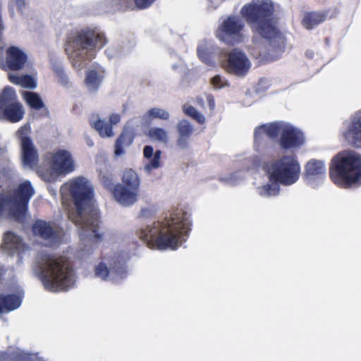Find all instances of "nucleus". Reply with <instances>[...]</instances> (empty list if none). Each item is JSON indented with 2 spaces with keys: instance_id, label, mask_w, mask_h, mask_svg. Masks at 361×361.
<instances>
[{
  "instance_id": "f257e3e1",
  "label": "nucleus",
  "mask_w": 361,
  "mask_h": 361,
  "mask_svg": "<svg viewBox=\"0 0 361 361\" xmlns=\"http://www.w3.org/2000/svg\"><path fill=\"white\" fill-rule=\"evenodd\" d=\"M69 191L75 207V211H69V219L79 227V234L83 240L88 239L93 243L101 241L100 216L93 204V189L85 178L80 176L70 182Z\"/></svg>"
},
{
  "instance_id": "f03ea898",
  "label": "nucleus",
  "mask_w": 361,
  "mask_h": 361,
  "mask_svg": "<svg viewBox=\"0 0 361 361\" xmlns=\"http://www.w3.org/2000/svg\"><path fill=\"white\" fill-rule=\"evenodd\" d=\"M190 215L177 209L169 216L141 228L139 238L148 247L159 250H176L185 242L191 231Z\"/></svg>"
},
{
  "instance_id": "7ed1b4c3",
  "label": "nucleus",
  "mask_w": 361,
  "mask_h": 361,
  "mask_svg": "<svg viewBox=\"0 0 361 361\" xmlns=\"http://www.w3.org/2000/svg\"><path fill=\"white\" fill-rule=\"evenodd\" d=\"M240 14L251 28L254 37L266 39L274 51H281L286 45V38L278 27L271 3L252 2L244 5Z\"/></svg>"
},
{
  "instance_id": "20e7f679",
  "label": "nucleus",
  "mask_w": 361,
  "mask_h": 361,
  "mask_svg": "<svg viewBox=\"0 0 361 361\" xmlns=\"http://www.w3.org/2000/svg\"><path fill=\"white\" fill-rule=\"evenodd\" d=\"M106 42L104 35L96 29L76 28L67 33L64 49L73 66L80 68L89 59L88 52L102 49Z\"/></svg>"
},
{
  "instance_id": "39448f33",
  "label": "nucleus",
  "mask_w": 361,
  "mask_h": 361,
  "mask_svg": "<svg viewBox=\"0 0 361 361\" xmlns=\"http://www.w3.org/2000/svg\"><path fill=\"white\" fill-rule=\"evenodd\" d=\"M42 281L48 291H66L75 282L74 270L63 256L47 255L41 271Z\"/></svg>"
},
{
  "instance_id": "423d86ee",
  "label": "nucleus",
  "mask_w": 361,
  "mask_h": 361,
  "mask_svg": "<svg viewBox=\"0 0 361 361\" xmlns=\"http://www.w3.org/2000/svg\"><path fill=\"white\" fill-rule=\"evenodd\" d=\"M329 177L336 185L349 188L361 184V155L343 151L331 159L329 166Z\"/></svg>"
},
{
  "instance_id": "0eeeda50",
  "label": "nucleus",
  "mask_w": 361,
  "mask_h": 361,
  "mask_svg": "<svg viewBox=\"0 0 361 361\" xmlns=\"http://www.w3.org/2000/svg\"><path fill=\"white\" fill-rule=\"evenodd\" d=\"M35 190L30 181L20 183L14 190L13 196H0V213L8 207L11 216L18 222H23L28 209L30 200Z\"/></svg>"
},
{
  "instance_id": "6e6552de",
  "label": "nucleus",
  "mask_w": 361,
  "mask_h": 361,
  "mask_svg": "<svg viewBox=\"0 0 361 361\" xmlns=\"http://www.w3.org/2000/svg\"><path fill=\"white\" fill-rule=\"evenodd\" d=\"M267 173L270 181L290 185L299 179L300 166L295 155H283L269 163Z\"/></svg>"
},
{
  "instance_id": "1a4fd4ad",
  "label": "nucleus",
  "mask_w": 361,
  "mask_h": 361,
  "mask_svg": "<svg viewBox=\"0 0 361 361\" xmlns=\"http://www.w3.org/2000/svg\"><path fill=\"white\" fill-rule=\"evenodd\" d=\"M140 179L132 169H126L121 176V183L115 185L114 197L123 206L135 203L140 194Z\"/></svg>"
},
{
  "instance_id": "9d476101",
  "label": "nucleus",
  "mask_w": 361,
  "mask_h": 361,
  "mask_svg": "<svg viewBox=\"0 0 361 361\" xmlns=\"http://www.w3.org/2000/svg\"><path fill=\"white\" fill-rule=\"evenodd\" d=\"M244 28L245 23L243 20L236 16L231 15L219 25L215 35L224 44L234 46L243 42Z\"/></svg>"
},
{
  "instance_id": "9b49d317",
  "label": "nucleus",
  "mask_w": 361,
  "mask_h": 361,
  "mask_svg": "<svg viewBox=\"0 0 361 361\" xmlns=\"http://www.w3.org/2000/svg\"><path fill=\"white\" fill-rule=\"evenodd\" d=\"M0 113L10 123H17L23 118L25 111L23 104L11 87H4L0 94Z\"/></svg>"
},
{
  "instance_id": "f8f14e48",
  "label": "nucleus",
  "mask_w": 361,
  "mask_h": 361,
  "mask_svg": "<svg viewBox=\"0 0 361 361\" xmlns=\"http://www.w3.org/2000/svg\"><path fill=\"white\" fill-rule=\"evenodd\" d=\"M30 130L29 125L21 126L16 132L17 137L20 141L21 161L24 166L33 169L39 162L38 151L34 145L32 139L27 136Z\"/></svg>"
},
{
  "instance_id": "ddd939ff",
  "label": "nucleus",
  "mask_w": 361,
  "mask_h": 361,
  "mask_svg": "<svg viewBox=\"0 0 361 361\" xmlns=\"http://www.w3.org/2000/svg\"><path fill=\"white\" fill-rule=\"evenodd\" d=\"M33 235L50 245L60 243L63 237V231L59 227L54 226V223L42 219H37L32 225Z\"/></svg>"
},
{
  "instance_id": "4468645a",
  "label": "nucleus",
  "mask_w": 361,
  "mask_h": 361,
  "mask_svg": "<svg viewBox=\"0 0 361 361\" xmlns=\"http://www.w3.org/2000/svg\"><path fill=\"white\" fill-rule=\"evenodd\" d=\"M27 60L26 54L15 46L9 47L6 51V59L0 56V68L2 70L19 71Z\"/></svg>"
},
{
  "instance_id": "2eb2a0df",
  "label": "nucleus",
  "mask_w": 361,
  "mask_h": 361,
  "mask_svg": "<svg viewBox=\"0 0 361 361\" xmlns=\"http://www.w3.org/2000/svg\"><path fill=\"white\" fill-rule=\"evenodd\" d=\"M51 169L58 175H66L75 169L74 161L71 153L66 149H58L51 155Z\"/></svg>"
},
{
  "instance_id": "dca6fc26",
  "label": "nucleus",
  "mask_w": 361,
  "mask_h": 361,
  "mask_svg": "<svg viewBox=\"0 0 361 361\" xmlns=\"http://www.w3.org/2000/svg\"><path fill=\"white\" fill-rule=\"evenodd\" d=\"M338 13L337 8L326 9L323 11H313L305 13L301 24L307 30H312L327 19L336 18Z\"/></svg>"
},
{
  "instance_id": "f3484780",
  "label": "nucleus",
  "mask_w": 361,
  "mask_h": 361,
  "mask_svg": "<svg viewBox=\"0 0 361 361\" xmlns=\"http://www.w3.org/2000/svg\"><path fill=\"white\" fill-rule=\"evenodd\" d=\"M227 71L238 76L246 74L250 68V63L245 54L234 49L228 56Z\"/></svg>"
},
{
  "instance_id": "a211bd4d",
  "label": "nucleus",
  "mask_w": 361,
  "mask_h": 361,
  "mask_svg": "<svg viewBox=\"0 0 361 361\" xmlns=\"http://www.w3.org/2000/svg\"><path fill=\"white\" fill-rule=\"evenodd\" d=\"M305 138L302 133L290 125L283 127L281 134L279 144L282 149H290L300 147L303 145Z\"/></svg>"
},
{
  "instance_id": "6ab92c4d",
  "label": "nucleus",
  "mask_w": 361,
  "mask_h": 361,
  "mask_svg": "<svg viewBox=\"0 0 361 361\" xmlns=\"http://www.w3.org/2000/svg\"><path fill=\"white\" fill-rule=\"evenodd\" d=\"M94 271L97 276L104 280H106L110 274L114 276H117L121 279L125 278L127 275L126 262L123 259H112L109 269H108L104 263L100 262L95 267Z\"/></svg>"
},
{
  "instance_id": "aec40b11",
  "label": "nucleus",
  "mask_w": 361,
  "mask_h": 361,
  "mask_svg": "<svg viewBox=\"0 0 361 361\" xmlns=\"http://www.w3.org/2000/svg\"><path fill=\"white\" fill-rule=\"evenodd\" d=\"M345 137L352 146L361 148V115L352 118Z\"/></svg>"
},
{
  "instance_id": "412c9836",
  "label": "nucleus",
  "mask_w": 361,
  "mask_h": 361,
  "mask_svg": "<svg viewBox=\"0 0 361 361\" xmlns=\"http://www.w3.org/2000/svg\"><path fill=\"white\" fill-rule=\"evenodd\" d=\"M178 137L176 140L178 147L185 149L189 147L190 137L193 133V127L187 120H181L177 124Z\"/></svg>"
},
{
  "instance_id": "4be33fe9",
  "label": "nucleus",
  "mask_w": 361,
  "mask_h": 361,
  "mask_svg": "<svg viewBox=\"0 0 361 361\" xmlns=\"http://www.w3.org/2000/svg\"><path fill=\"white\" fill-rule=\"evenodd\" d=\"M135 137V133L133 128H123L121 133L116 139L115 142V155L121 156V154H123L124 152L123 147L130 145L133 143Z\"/></svg>"
},
{
  "instance_id": "5701e85b",
  "label": "nucleus",
  "mask_w": 361,
  "mask_h": 361,
  "mask_svg": "<svg viewBox=\"0 0 361 361\" xmlns=\"http://www.w3.org/2000/svg\"><path fill=\"white\" fill-rule=\"evenodd\" d=\"M324 162L317 159L310 160L305 166L304 176L306 179L314 180L325 173Z\"/></svg>"
},
{
  "instance_id": "b1692460",
  "label": "nucleus",
  "mask_w": 361,
  "mask_h": 361,
  "mask_svg": "<svg viewBox=\"0 0 361 361\" xmlns=\"http://www.w3.org/2000/svg\"><path fill=\"white\" fill-rule=\"evenodd\" d=\"M3 246L11 252L23 251L25 244L20 236L11 231L4 233Z\"/></svg>"
},
{
  "instance_id": "393cba45",
  "label": "nucleus",
  "mask_w": 361,
  "mask_h": 361,
  "mask_svg": "<svg viewBox=\"0 0 361 361\" xmlns=\"http://www.w3.org/2000/svg\"><path fill=\"white\" fill-rule=\"evenodd\" d=\"M143 155L145 158L150 159L149 161L145 165V170L147 172L150 173L152 170L158 169L161 166V150H157L154 153L153 147L150 145H147L143 149Z\"/></svg>"
},
{
  "instance_id": "a878e982",
  "label": "nucleus",
  "mask_w": 361,
  "mask_h": 361,
  "mask_svg": "<svg viewBox=\"0 0 361 361\" xmlns=\"http://www.w3.org/2000/svg\"><path fill=\"white\" fill-rule=\"evenodd\" d=\"M21 302L20 295H0V314L18 308Z\"/></svg>"
},
{
  "instance_id": "bb28decb",
  "label": "nucleus",
  "mask_w": 361,
  "mask_h": 361,
  "mask_svg": "<svg viewBox=\"0 0 361 361\" xmlns=\"http://www.w3.org/2000/svg\"><path fill=\"white\" fill-rule=\"evenodd\" d=\"M23 97L26 104L32 109L40 110L44 107V102L37 92H24Z\"/></svg>"
},
{
  "instance_id": "cd10ccee",
  "label": "nucleus",
  "mask_w": 361,
  "mask_h": 361,
  "mask_svg": "<svg viewBox=\"0 0 361 361\" xmlns=\"http://www.w3.org/2000/svg\"><path fill=\"white\" fill-rule=\"evenodd\" d=\"M102 76L95 70H90L87 72L85 83L89 90L95 92L98 90L102 81Z\"/></svg>"
},
{
  "instance_id": "c85d7f7f",
  "label": "nucleus",
  "mask_w": 361,
  "mask_h": 361,
  "mask_svg": "<svg viewBox=\"0 0 361 361\" xmlns=\"http://www.w3.org/2000/svg\"><path fill=\"white\" fill-rule=\"evenodd\" d=\"M147 136L153 140H157L159 142L167 143L168 133L161 128H152L148 130Z\"/></svg>"
},
{
  "instance_id": "c756f323",
  "label": "nucleus",
  "mask_w": 361,
  "mask_h": 361,
  "mask_svg": "<svg viewBox=\"0 0 361 361\" xmlns=\"http://www.w3.org/2000/svg\"><path fill=\"white\" fill-rule=\"evenodd\" d=\"M94 128L102 137H111L114 135L112 126L103 120L98 119L94 123Z\"/></svg>"
},
{
  "instance_id": "7c9ffc66",
  "label": "nucleus",
  "mask_w": 361,
  "mask_h": 361,
  "mask_svg": "<svg viewBox=\"0 0 361 361\" xmlns=\"http://www.w3.org/2000/svg\"><path fill=\"white\" fill-rule=\"evenodd\" d=\"M99 180L103 187L110 191L114 195L115 185L114 183V176L109 172L100 171L99 174Z\"/></svg>"
},
{
  "instance_id": "2f4dec72",
  "label": "nucleus",
  "mask_w": 361,
  "mask_h": 361,
  "mask_svg": "<svg viewBox=\"0 0 361 361\" xmlns=\"http://www.w3.org/2000/svg\"><path fill=\"white\" fill-rule=\"evenodd\" d=\"M112 6L117 11H133L136 6L134 0H112Z\"/></svg>"
},
{
  "instance_id": "473e14b6",
  "label": "nucleus",
  "mask_w": 361,
  "mask_h": 361,
  "mask_svg": "<svg viewBox=\"0 0 361 361\" xmlns=\"http://www.w3.org/2000/svg\"><path fill=\"white\" fill-rule=\"evenodd\" d=\"M284 126L286 124L279 122L266 124L267 136L269 138H276L279 134H281Z\"/></svg>"
},
{
  "instance_id": "72a5a7b5",
  "label": "nucleus",
  "mask_w": 361,
  "mask_h": 361,
  "mask_svg": "<svg viewBox=\"0 0 361 361\" xmlns=\"http://www.w3.org/2000/svg\"><path fill=\"white\" fill-rule=\"evenodd\" d=\"M147 114L150 118H158L163 121H167L170 117V114L167 111L160 108H152L148 110Z\"/></svg>"
},
{
  "instance_id": "f704fd0d",
  "label": "nucleus",
  "mask_w": 361,
  "mask_h": 361,
  "mask_svg": "<svg viewBox=\"0 0 361 361\" xmlns=\"http://www.w3.org/2000/svg\"><path fill=\"white\" fill-rule=\"evenodd\" d=\"M270 182L271 183L263 185L262 190L264 191V195L268 197L276 196L279 193L280 191V183L276 181Z\"/></svg>"
},
{
  "instance_id": "c9c22d12",
  "label": "nucleus",
  "mask_w": 361,
  "mask_h": 361,
  "mask_svg": "<svg viewBox=\"0 0 361 361\" xmlns=\"http://www.w3.org/2000/svg\"><path fill=\"white\" fill-rule=\"evenodd\" d=\"M265 135H267L266 124L260 125L255 129L254 139L255 142H261Z\"/></svg>"
},
{
  "instance_id": "e433bc0d",
  "label": "nucleus",
  "mask_w": 361,
  "mask_h": 361,
  "mask_svg": "<svg viewBox=\"0 0 361 361\" xmlns=\"http://www.w3.org/2000/svg\"><path fill=\"white\" fill-rule=\"evenodd\" d=\"M197 56L200 59L207 64H209L212 62L211 54L205 47H198L197 49Z\"/></svg>"
},
{
  "instance_id": "4c0bfd02",
  "label": "nucleus",
  "mask_w": 361,
  "mask_h": 361,
  "mask_svg": "<svg viewBox=\"0 0 361 361\" xmlns=\"http://www.w3.org/2000/svg\"><path fill=\"white\" fill-rule=\"evenodd\" d=\"M20 85L27 88H34L36 86V83L34 78L31 75H25L22 76Z\"/></svg>"
},
{
  "instance_id": "58836bf2",
  "label": "nucleus",
  "mask_w": 361,
  "mask_h": 361,
  "mask_svg": "<svg viewBox=\"0 0 361 361\" xmlns=\"http://www.w3.org/2000/svg\"><path fill=\"white\" fill-rule=\"evenodd\" d=\"M156 0H134L137 9L142 10L149 8Z\"/></svg>"
},
{
  "instance_id": "ea45409f",
  "label": "nucleus",
  "mask_w": 361,
  "mask_h": 361,
  "mask_svg": "<svg viewBox=\"0 0 361 361\" xmlns=\"http://www.w3.org/2000/svg\"><path fill=\"white\" fill-rule=\"evenodd\" d=\"M211 83L214 88L219 89L226 85V82L219 75L214 76L211 80Z\"/></svg>"
},
{
  "instance_id": "a19ab883",
  "label": "nucleus",
  "mask_w": 361,
  "mask_h": 361,
  "mask_svg": "<svg viewBox=\"0 0 361 361\" xmlns=\"http://www.w3.org/2000/svg\"><path fill=\"white\" fill-rule=\"evenodd\" d=\"M184 112L186 115L189 116L191 118H193V116H195V114L197 113V111L194 106H189L184 109Z\"/></svg>"
},
{
  "instance_id": "79ce46f5",
  "label": "nucleus",
  "mask_w": 361,
  "mask_h": 361,
  "mask_svg": "<svg viewBox=\"0 0 361 361\" xmlns=\"http://www.w3.org/2000/svg\"><path fill=\"white\" fill-rule=\"evenodd\" d=\"M14 3L17 7V10L20 13H23V9L25 8V0H14Z\"/></svg>"
},
{
  "instance_id": "37998d69",
  "label": "nucleus",
  "mask_w": 361,
  "mask_h": 361,
  "mask_svg": "<svg viewBox=\"0 0 361 361\" xmlns=\"http://www.w3.org/2000/svg\"><path fill=\"white\" fill-rule=\"evenodd\" d=\"M8 79L10 82L16 85H20L22 80V76H18L13 74H10L8 75Z\"/></svg>"
},
{
  "instance_id": "c03bdc74",
  "label": "nucleus",
  "mask_w": 361,
  "mask_h": 361,
  "mask_svg": "<svg viewBox=\"0 0 361 361\" xmlns=\"http://www.w3.org/2000/svg\"><path fill=\"white\" fill-rule=\"evenodd\" d=\"M121 121V116L118 114H113L109 117V122L111 126L117 124Z\"/></svg>"
},
{
  "instance_id": "a18cd8bd",
  "label": "nucleus",
  "mask_w": 361,
  "mask_h": 361,
  "mask_svg": "<svg viewBox=\"0 0 361 361\" xmlns=\"http://www.w3.org/2000/svg\"><path fill=\"white\" fill-rule=\"evenodd\" d=\"M193 119H195L197 123H199L200 124H203L205 122V118L204 116L200 114V112L197 111V113L195 114V116H193L192 118Z\"/></svg>"
},
{
  "instance_id": "49530a36",
  "label": "nucleus",
  "mask_w": 361,
  "mask_h": 361,
  "mask_svg": "<svg viewBox=\"0 0 361 361\" xmlns=\"http://www.w3.org/2000/svg\"><path fill=\"white\" fill-rule=\"evenodd\" d=\"M207 102L211 109H214L215 106L214 98L212 94H208L207 96Z\"/></svg>"
},
{
  "instance_id": "de8ad7c7",
  "label": "nucleus",
  "mask_w": 361,
  "mask_h": 361,
  "mask_svg": "<svg viewBox=\"0 0 361 361\" xmlns=\"http://www.w3.org/2000/svg\"><path fill=\"white\" fill-rule=\"evenodd\" d=\"M8 305H9L10 306H12V305H14V304H13V302L12 300H9V301H8Z\"/></svg>"
},
{
  "instance_id": "09e8293b",
  "label": "nucleus",
  "mask_w": 361,
  "mask_h": 361,
  "mask_svg": "<svg viewBox=\"0 0 361 361\" xmlns=\"http://www.w3.org/2000/svg\"><path fill=\"white\" fill-rule=\"evenodd\" d=\"M147 211V209H142L141 213L142 215H144V213Z\"/></svg>"
}]
</instances>
